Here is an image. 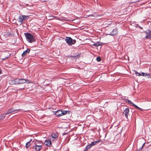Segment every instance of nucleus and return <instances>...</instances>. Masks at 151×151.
I'll return each instance as SVG.
<instances>
[{
  "instance_id": "3",
  "label": "nucleus",
  "mask_w": 151,
  "mask_h": 151,
  "mask_svg": "<svg viewBox=\"0 0 151 151\" xmlns=\"http://www.w3.org/2000/svg\"><path fill=\"white\" fill-rule=\"evenodd\" d=\"M65 41L66 43L70 45H72L75 43L76 42V41L75 40H73L70 37H66Z\"/></svg>"
},
{
  "instance_id": "6",
  "label": "nucleus",
  "mask_w": 151,
  "mask_h": 151,
  "mask_svg": "<svg viewBox=\"0 0 151 151\" xmlns=\"http://www.w3.org/2000/svg\"><path fill=\"white\" fill-rule=\"evenodd\" d=\"M20 110V109H18V110H14L13 108H11V109L10 108V109H8L7 112H6L5 113V114H6V115H7L9 114L12 113L14 111H17Z\"/></svg>"
},
{
  "instance_id": "27",
  "label": "nucleus",
  "mask_w": 151,
  "mask_h": 151,
  "mask_svg": "<svg viewBox=\"0 0 151 151\" xmlns=\"http://www.w3.org/2000/svg\"><path fill=\"white\" fill-rule=\"evenodd\" d=\"M143 148V147H141L139 148L138 149H137V151H140Z\"/></svg>"
},
{
  "instance_id": "18",
  "label": "nucleus",
  "mask_w": 151,
  "mask_h": 151,
  "mask_svg": "<svg viewBox=\"0 0 151 151\" xmlns=\"http://www.w3.org/2000/svg\"><path fill=\"white\" fill-rule=\"evenodd\" d=\"M102 45V44L101 43H99V42H97L93 44L92 45L95 47H98L99 46Z\"/></svg>"
},
{
  "instance_id": "19",
  "label": "nucleus",
  "mask_w": 151,
  "mask_h": 151,
  "mask_svg": "<svg viewBox=\"0 0 151 151\" xmlns=\"http://www.w3.org/2000/svg\"><path fill=\"white\" fill-rule=\"evenodd\" d=\"M100 140L97 141H94L93 142H92L90 144L91 145V147L95 145L96 144L99 142Z\"/></svg>"
},
{
  "instance_id": "14",
  "label": "nucleus",
  "mask_w": 151,
  "mask_h": 151,
  "mask_svg": "<svg viewBox=\"0 0 151 151\" xmlns=\"http://www.w3.org/2000/svg\"><path fill=\"white\" fill-rule=\"evenodd\" d=\"M20 84H23L24 83L27 81V80H26L25 79H24V78H21L20 79Z\"/></svg>"
},
{
  "instance_id": "22",
  "label": "nucleus",
  "mask_w": 151,
  "mask_h": 151,
  "mask_svg": "<svg viewBox=\"0 0 151 151\" xmlns=\"http://www.w3.org/2000/svg\"><path fill=\"white\" fill-rule=\"evenodd\" d=\"M69 112L68 111H62V116L63 115L65 114H67V112Z\"/></svg>"
},
{
  "instance_id": "8",
  "label": "nucleus",
  "mask_w": 151,
  "mask_h": 151,
  "mask_svg": "<svg viewBox=\"0 0 151 151\" xmlns=\"http://www.w3.org/2000/svg\"><path fill=\"white\" fill-rule=\"evenodd\" d=\"M56 116L59 117L62 116V111L61 110H58L55 111V113Z\"/></svg>"
},
{
  "instance_id": "15",
  "label": "nucleus",
  "mask_w": 151,
  "mask_h": 151,
  "mask_svg": "<svg viewBox=\"0 0 151 151\" xmlns=\"http://www.w3.org/2000/svg\"><path fill=\"white\" fill-rule=\"evenodd\" d=\"M32 139H31L30 141L27 142L26 144L25 147L26 148H28L31 144Z\"/></svg>"
},
{
  "instance_id": "12",
  "label": "nucleus",
  "mask_w": 151,
  "mask_h": 151,
  "mask_svg": "<svg viewBox=\"0 0 151 151\" xmlns=\"http://www.w3.org/2000/svg\"><path fill=\"white\" fill-rule=\"evenodd\" d=\"M45 144L48 147H50L51 145V142L50 140H46L45 142Z\"/></svg>"
},
{
  "instance_id": "17",
  "label": "nucleus",
  "mask_w": 151,
  "mask_h": 151,
  "mask_svg": "<svg viewBox=\"0 0 151 151\" xmlns=\"http://www.w3.org/2000/svg\"><path fill=\"white\" fill-rule=\"evenodd\" d=\"M6 114L4 113L0 115V120L3 119L5 117Z\"/></svg>"
},
{
  "instance_id": "2",
  "label": "nucleus",
  "mask_w": 151,
  "mask_h": 151,
  "mask_svg": "<svg viewBox=\"0 0 151 151\" xmlns=\"http://www.w3.org/2000/svg\"><path fill=\"white\" fill-rule=\"evenodd\" d=\"M27 40L30 43H32L35 41L34 37L30 33L26 32L24 33Z\"/></svg>"
},
{
  "instance_id": "28",
  "label": "nucleus",
  "mask_w": 151,
  "mask_h": 151,
  "mask_svg": "<svg viewBox=\"0 0 151 151\" xmlns=\"http://www.w3.org/2000/svg\"><path fill=\"white\" fill-rule=\"evenodd\" d=\"M51 18L50 19H53V18L54 17V16H51L50 17Z\"/></svg>"
},
{
  "instance_id": "5",
  "label": "nucleus",
  "mask_w": 151,
  "mask_h": 151,
  "mask_svg": "<svg viewBox=\"0 0 151 151\" xmlns=\"http://www.w3.org/2000/svg\"><path fill=\"white\" fill-rule=\"evenodd\" d=\"M118 32V30L116 28L115 29H114L112 31V32L108 35H111V36H114L115 35H116Z\"/></svg>"
},
{
  "instance_id": "11",
  "label": "nucleus",
  "mask_w": 151,
  "mask_h": 151,
  "mask_svg": "<svg viewBox=\"0 0 151 151\" xmlns=\"http://www.w3.org/2000/svg\"><path fill=\"white\" fill-rule=\"evenodd\" d=\"M30 49H28L25 51H24L23 53L22 54V55L23 57H25L27 55V53H29L30 52Z\"/></svg>"
},
{
  "instance_id": "24",
  "label": "nucleus",
  "mask_w": 151,
  "mask_h": 151,
  "mask_svg": "<svg viewBox=\"0 0 151 151\" xmlns=\"http://www.w3.org/2000/svg\"><path fill=\"white\" fill-rule=\"evenodd\" d=\"M135 73L137 76H140V73L138 72L137 71H134Z\"/></svg>"
},
{
  "instance_id": "16",
  "label": "nucleus",
  "mask_w": 151,
  "mask_h": 151,
  "mask_svg": "<svg viewBox=\"0 0 151 151\" xmlns=\"http://www.w3.org/2000/svg\"><path fill=\"white\" fill-rule=\"evenodd\" d=\"M91 147V145L90 144L86 146L83 151H87Z\"/></svg>"
},
{
  "instance_id": "29",
  "label": "nucleus",
  "mask_w": 151,
  "mask_h": 151,
  "mask_svg": "<svg viewBox=\"0 0 151 151\" xmlns=\"http://www.w3.org/2000/svg\"><path fill=\"white\" fill-rule=\"evenodd\" d=\"M27 80V81L26 82H27L28 83H30V82L29 80Z\"/></svg>"
},
{
  "instance_id": "23",
  "label": "nucleus",
  "mask_w": 151,
  "mask_h": 151,
  "mask_svg": "<svg viewBox=\"0 0 151 151\" xmlns=\"http://www.w3.org/2000/svg\"><path fill=\"white\" fill-rule=\"evenodd\" d=\"M125 101H126L128 103L131 104L132 105V104H133L130 100H128V99H125Z\"/></svg>"
},
{
  "instance_id": "25",
  "label": "nucleus",
  "mask_w": 151,
  "mask_h": 151,
  "mask_svg": "<svg viewBox=\"0 0 151 151\" xmlns=\"http://www.w3.org/2000/svg\"><path fill=\"white\" fill-rule=\"evenodd\" d=\"M96 60L97 61L99 62L101 61V59L100 57H97L96 58Z\"/></svg>"
},
{
  "instance_id": "1",
  "label": "nucleus",
  "mask_w": 151,
  "mask_h": 151,
  "mask_svg": "<svg viewBox=\"0 0 151 151\" xmlns=\"http://www.w3.org/2000/svg\"><path fill=\"white\" fill-rule=\"evenodd\" d=\"M34 145L33 148L36 151L40 150L42 149V142L40 141L36 140L33 142Z\"/></svg>"
},
{
  "instance_id": "31",
  "label": "nucleus",
  "mask_w": 151,
  "mask_h": 151,
  "mask_svg": "<svg viewBox=\"0 0 151 151\" xmlns=\"http://www.w3.org/2000/svg\"><path fill=\"white\" fill-rule=\"evenodd\" d=\"M140 27V28L141 29H142V27Z\"/></svg>"
},
{
  "instance_id": "13",
  "label": "nucleus",
  "mask_w": 151,
  "mask_h": 151,
  "mask_svg": "<svg viewBox=\"0 0 151 151\" xmlns=\"http://www.w3.org/2000/svg\"><path fill=\"white\" fill-rule=\"evenodd\" d=\"M51 137L53 138H56L58 136V133H52L51 135Z\"/></svg>"
},
{
  "instance_id": "9",
  "label": "nucleus",
  "mask_w": 151,
  "mask_h": 151,
  "mask_svg": "<svg viewBox=\"0 0 151 151\" xmlns=\"http://www.w3.org/2000/svg\"><path fill=\"white\" fill-rule=\"evenodd\" d=\"M27 17H28V16H26L25 15L20 16L19 17V22H20L22 24V22L23 20L25 18Z\"/></svg>"
},
{
  "instance_id": "7",
  "label": "nucleus",
  "mask_w": 151,
  "mask_h": 151,
  "mask_svg": "<svg viewBox=\"0 0 151 151\" xmlns=\"http://www.w3.org/2000/svg\"><path fill=\"white\" fill-rule=\"evenodd\" d=\"M129 109L128 108H125V110L124 111V114L125 117L127 119L128 118V115L129 114Z\"/></svg>"
},
{
  "instance_id": "10",
  "label": "nucleus",
  "mask_w": 151,
  "mask_h": 151,
  "mask_svg": "<svg viewBox=\"0 0 151 151\" xmlns=\"http://www.w3.org/2000/svg\"><path fill=\"white\" fill-rule=\"evenodd\" d=\"M20 79L19 78H17L15 79L14 80H13L12 81V82L13 83V84H20Z\"/></svg>"
},
{
  "instance_id": "30",
  "label": "nucleus",
  "mask_w": 151,
  "mask_h": 151,
  "mask_svg": "<svg viewBox=\"0 0 151 151\" xmlns=\"http://www.w3.org/2000/svg\"><path fill=\"white\" fill-rule=\"evenodd\" d=\"M145 143H144L143 145H142V147H143H143L145 145Z\"/></svg>"
},
{
  "instance_id": "26",
  "label": "nucleus",
  "mask_w": 151,
  "mask_h": 151,
  "mask_svg": "<svg viewBox=\"0 0 151 151\" xmlns=\"http://www.w3.org/2000/svg\"><path fill=\"white\" fill-rule=\"evenodd\" d=\"M79 56L78 55H76L75 56H72V57L74 59H77L78 57Z\"/></svg>"
},
{
  "instance_id": "20",
  "label": "nucleus",
  "mask_w": 151,
  "mask_h": 151,
  "mask_svg": "<svg viewBox=\"0 0 151 151\" xmlns=\"http://www.w3.org/2000/svg\"><path fill=\"white\" fill-rule=\"evenodd\" d=\"M132 105L136 109L139 110L141 111H143V109H142L138 107L134 103L132 104Z\"/></svg>"
},
{
  "instance_id": "4",
  "label": "nucleus",
  "mask_w": 151,
  "mask_h": 151,
  "mask_svg": "<svg viewBox=\"0 0 151 151\" xmlns=\"http://www.w3.org/2000/svg\"><path fill=\"white\" fill-rule=\"evenodd\" d=\"M145 38L146 39H149L151 38V31L147 30L145 32Z\"/></svg>"
},
{
  "instance_id": "21",
  "label": "nucleus",
  "mask_w": 151,
  "mask_h": 151,
  "mask_svg": "<svg viewBox=\"0 0 151 151\" xmlns=\"http://www.w3.org/2000/svg\"><path fill=\"white\" fill-rule=\"evenodd\" d=\"M149 75V74H148L147 73H144L142 72L141 73H140V76H148Z\"/></svg>"
},
{
  "instance_id": "32",
  "label": "nucleus",
  "mask_w": 151,
  "mask_h": 151,
  "mask_svg": "<svg viewBox=\"0 0 151 151\" xmlns=\"http://www.w3.org/2000/svg\"><path fill=\"white\" fill-rule=\"evenodd\" d=\"M1 71L0 70V74L1 73Z\"/></svg>"
}]
</instances>
